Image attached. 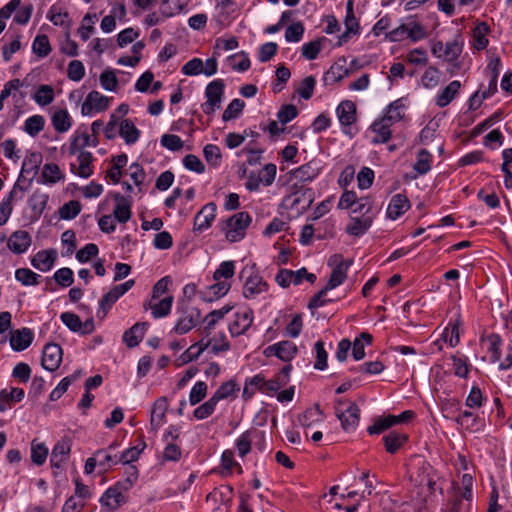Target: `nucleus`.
<instances>
[{"mask_svg": "<svg viewBox=\"0 0 512 512\" xmlns=\"http://www.w3.org/2000/svg\"><path fill=\"white\" fill-rule=\"evenodd\" d=\"M225 83L223 79H215L205 88L206 102L201 105L206 115H212L220 108L224 96Z\"/></svg>", "mask_w": 512, "mask_h": 512, "instance_id": "nucleus-1", "label": "nucleus"}, {"mask_svg": "<svg viewBox=\"0 0 512 512\" xmlns=\"http://www.w3.org/2000/svg\"><path fill=\"white\" fill-rule=\"evenodd\" d=\"M252 219L247 212H238L231 216L227 221L226 238L230 242H238L245 236V231L250 225Z\"/></svg>", "mask_w": 512, "mask_h": 512, "instance_id": "nucleus-2", "label": "nucleus"}, {"mask_svg": "<svg viewBox=\"0 0 512 512\" xmlns=\"http://www.w3.org/2000/svg\"><path fill=\"white\" fill-rule=\"evenodd\" d=\"M177 312L180 314L174 327V331L177 334L188 333L200 320V311L195 307L188 306L184 302L178 305Z\"/></svg>", "mask_w": 512, "mask_h": 512, "instance_id": "nucleus-3", "label": "nucleus"}, {"mask_svg": "<svg viewBox=\"0 0 512 512\" xmlns=\"http://www.w3.org/2000/svg\"><path fill=\"white\" fill-rule=\"evenodd\" d=\"M134 285V280H128L125 283L114 286L99 301L97 317L103 319L114 303L124 295Z\"/></svg>", "mask_w": 512, "mask_h": 512, "instance_id": "nucleus-4", "label": "nucleus"}, {"mask_svg": "<svg viewBox=\"0 0 512 512\" xmlns=\"http://www.w3.org/2000/svg\"><path fill=\"white\" fill-rule=\"evenodd\" d=\"M336 417L340 420L344 431H354L360 421V409L354 402H349L346 408H336Z\"/></svg>", "mask_w": 512, "mask_h": 512, "instance_id": "nucleus-5", "label": "nucleus"}, {"mask_svg": "<svg viewBox=\"0 0 512 512\" xmlns=\"http://www.w3.org/2000/svg\"><path fill=\"white\" fill-rule=\"evenodd\" d=\"M462 49V43L457 40L448 42L446 44L438 41L432 45L431 52L437 58H441L448 62H453L458 59L462 53Z\"/></svg>", "mask_w": 512, "mask_h": 512, "instance_id": "nucleus-6", "label": "nucleus"}, {"mask_svg": "<svg viewBox=\"0 0 512 512\" xmlns=\"http://www.w3.org/2000/svg\"><path fill=\"white\" fill-rule=\"evenodd\" d=\"M247 273L248 270L243 269L240 275L244 277ZM267 287V283L263 281V278L259 274L249 271V275L244 283L243 295L247 299L255 298L258 294L266 291Z\"/></svg>", "mask_w": 512, "mask_h": 512, "instance_id": "nucleus-7", "label": "nucleus"}, {"mask_svg": "<svg viewBox=\"0 0 512 512\" xmlns=\"http://www.w3.org/2000/svg\"><path fill=\"white\" fill-rule=\"evenodd\" d=\"M336 113L342 125V132L351 136V125L356 121L355 104L352 101H343L338 105Z\"/></svg>", "mask_w": 512, "mask_h": 512, "instance_id": "nucleus-8", "label": "nucleus"}, {"mask_svg": "<svg viewBox=\"0 0 512 512\" xmlns=\"http://www.w3.org/2000/svg\"><path fill=\"white\" fill-rule=\"evenodd\" d=\"M109 101L110 99L100 92L91 91L82 104L81 113L84 116H90L94 111H105L109 107Z\"/></svg>", "mask_w": 512, "mask_h": 512, "instance_id": "nucleus-9", "label": "nucleus"}, {"mask_svg": "<svg viewBox=\"0 0 512 512\" xmlns=\"http://www.w3.org/2000/svg\"><path fill=\"white\" fill-rule=\"evenodd\" d=\"M63 351L60 345L49 343L44 346L41 365L48 371H55L62 362Z\"/></svg>", "mask_w": 512, "mask_h": 512, "instance_id": "nucleus-10", "label": "nucleus"}, {"mask_svg": "<svg viewBox=\"0 0 512 512\" xmlns=\"http://www.w3.org/2000/svg\"><path fill=\"white\" fill-rule=\"evenodd\" d=\"M234 320L229 324V332L232 337L243 335L253 323V311L248 309L236 312Z\"/></svg>", "mask_w": 512, "mask_h": 512, "instance_id": "nucleus-11", "label": "nucleus"}, {"mask_svg": "<svg viewBox=\"0 0 512 512\" xmlns=\"http://www.w3.org/2000/svg\"><path fill=\"white\" fill-rule=\"evenodd\" d=\"M216 216V205L210 202L202 207L194 218V231L203 232L207 230Z\"/></svg>", "mask_w": 512, "mask_h": 512, "instance_id": "nucleus-12", "label": "nucleus"}, {"mask_svg": "<svg viewBox=\"0 0 512 512\" xmlns=\"http://www.w3.org/2000/svg\"><path fill=\"white\" fill-rule=\"evenodd\" d=\"M70 438H62L52 449L50 463L53 468H61L62 464L67 460L71 452Z\"/></svg>", "mask_w": 512, "mask_h": 512, "instance_id": "nucleus-13", "label": "nucleus"}, {"mask_svg": "<svg viewBox=\"0 0 512 512\" xmlns=\"http://www.w3.org/2000/svg\"><path fill=\"white\" fill-rule=\"evenodd\" d=\"M32 239L30 234L25 230H17L11 234L8 239V248L15 254H22L31 245Z\"/></svg>", "mask_w": 512, "mask_h": 512, "instance_id": "nucleus-14", "label": "nucleus"}, {"mask_svg": "<svg viewBox=\"0 0 512 512\" xmlns=\"http://www.w3.org/2000/svg\"><path fill=\"white\" fill-rule=\"evenodd\" d=\"M128 501L126 494H121L114 487H110L100 498V503L103 507H106L109 511L118 509L121 505Z\"/></svg>", "mask_w": 512, "mask_h": 512, "instance_id": "nucleus-15", "label": "nucleus"}, {"mask_svg": "<svg viewBox=\"0 0 512 512\" xmlns=\"http://www.w3.org/2000/svg\"><path fill=\"white\" fill-rule=\"evenodd\" d=\"M116 205L113 210V215L120 223H126L131 218V205L132 202L129 198L124 197L120 193L114 195Z\"/></svg>", "mask_w": 512, "mask_h": 512, "instance_id": "nucleus-16", "label": "nucleus"}, {"mask_svg": "<svg viewBox=\"0 0 512 512\" xmlns=\"http://www.w3.org/2000/svg\"><path fill=\"white\" fill-rule=\"evenodd\" d=\"M410 208V202L408 198L403 194H396L392 196L390 203L387 208V216L396 220L403 215Z\"/></svg>", "mask_w": 512, "mask_h": 512, "instance_id": "nucleus-17", "label": "nucleus"}, {"mask_svg": "<svg viewBox=\"0 0 512 512\" xmlns=\"http://www.w3.org/2000/svg\"><path fill=\"white\" fill-rule=\"evenodd\" d=\"M147 328V322L134 324L130 329L124 332L123 341L129 348L137 346L142 341Z\"/></svg>", "mask_w": 512, "mask_h": 512, "instance_id": "nucleus-18", "label": "nucleus"}, {"mask_svg": "<svg viewBox=\"0 0 512 512\" xmlns=\"http://www.w3.org/2000/svg\"><path fill=\"white\" fill-rule=\"evenodd\" d=\"M372 223L373 216L351 217V222L346 227V233L355 237L362 236L371 227Z\"/></svg>", "mask_w": 512, "mask_h": 512, "instance_id": "nucleus-19", "label": "nucleus"}, {"mask_svg": "<svg viewBox=\"0 0 512 512\" xmlns=\"http://www.w3.org/2000/svg\"><path fill=\"white\" fill-rule=\"evenodd\" d=\"M33 333L29 328H22L12 333L10 344L13 350L23 351L32 343Z\"/></svg>", "mask_w": 512, "mask_h": 512, "instance_id": "nucleus-20", "label": "nucleus"}, {"mask_svg": "<svg viewBox=\"0 0 512 512\" xmlns=\"http://www.w3.org/2000/svg\"><path fill=\"white\" fill-rule=\"evenodd\" d=\"M168 409L167 399L165 397L158 398L151 410L150 424L153 430H157L164 422L165 414Z\"/></svg>", "mask_w": 512, "mask_h": 512, "instance_id": "nucleus-21", "label": "nucleus"}, {"mask_svg": "<svg viewBox=\"0 0 512 512\" xmlns=\"http://www.w3.org/2000/svg\"><path fill=\"white\" fill-rule=\"evenodd\" d=\"M55 258L54 250H41L32 258L31 264L34 268L46 272L52 268Z\"/></svg>", "mask_w": 512, "mask_h": 512, "instance_id": "nucleus-22", "label": "nucleus"}, {"mask_svg": "<svg viewBox=\"0 0 512 512\" xmlns=\"http://www.w3.org/2000/svg\"><path fill=\"white\" fill-rule=\"evenodd\" d=\"M461 83L458 80L450 82L436 97V105L443 108L449 105L458 95Z\"/></svg>", "mask_w": 512, "mask_h": 512, "instance_id": "nucleus-23", "label": "nucleus"}, {"mask_svg": "<svg viewBox=\"0 0 512 512\" xmlns=\"http://www.w3.org/2000/svg\"><path fill=\"white\" fill-rule=\"evenodd\" d=\"M98 145L97 137L93 138L86 132L76 134L69 146V153L71 155L76 154L78 151L83 150L84 147L92 146L96 147Z\"/></svg>", "mask_w": 512, "mask_h": 512, "instance_id": "nucleus-24", "label": "nucleus"}, {"mask_svg": "<svg viewBox=\"0 0 512 512\" xmlns=\"http://www.w3.org/2000/svg\"><path fill=\"white\" fill-rule=\"evenodd\" d=\"M455 421L457 424L465 428L470 432L479 431L482 427V423L478 416H476L471 411L465 410L461 412L456 418Z\"/></svg>", "mask_w": 512, "mask_h": 512, "instance_id": "nucleus-25", "label": "nucleus"}, {"mask_svg": "<svg viewBox=\"0 0 512 512\" xmlns=\"http://www.w3.org/2000/svg\"><path fill=\"white\" fill-rule=\"evenodd\" d=\"M349 75V70L346 67V59H338L326 72L324 76L325 81L339 82Z\"/></svg>", "mask_w": 512, "mask_h": 512, "instance_id": "nucleus-26", "label": "nucleus"}, {"mask_svg": "<svg viewBox=\"0 0 512 512\" xmlns=\"http://www.w3.org/2000/svg\"><path fill=\"white\" fill-rule=\"evenodd\" d=\"M323 419L324 414L318 404H315L313 407L305 410L298 417V421L303 427H311L316 423L322 422Z\"/></svg>", "mask_w": 512, "mask_h": 512, "instance_id": "nucleus-27", "label": "nucleus"}, {"mask_svg": "<svg viewBox=\"0 0 512 512\" xmlns=\"http://www.w3.org/2000/svg\"><path fill=\"white\" fill-rule=\"evenodd\" d=\"M119 134L126 144L131 145L138 141L140 131L130 119H124L120 123Z\"/></svg>", "mask_w": 512, "mask_h": 512, "instance_id": "nucleus-28", "label": "nucleus"}, {"mask_svg": "<svg viewBox=\"0 0 512 512\" xmlns=\"http://www.w3.org/2000/svg\"><path fill=\"white\" fill-rule=\"evenodd\" d=\"M390 126L391 123L384 118L373 122L371 129L376 133V136L373 138L372 142L375 144L386 143L391 138Z\"/></svg>", "mask_w": 512, "mask_h": 512, "instance_id": "nucleus-29", "label": "nucleus"}, {"mask_svg": "<svg viewBox=\"0 0 512 512\" xmlns=\"http://www.w3.org/2000/svg\"><path fill=\"white\" fill-rule=\"evenodd\" d=\"M77 161H78V168L76 171V174L82 178H88L92 175V161H93V155L92 153L88 151H78Z\"/></svg>", "mask_w": 512, "mask_h": 512, "instance_id": "nucleus-30", "label": "nucleus"}, {"mask_svg": "<svg viewBox=\"0 0 512 512\" xmlns=\"http://www.w3.org/2000/svg\"><path fill=\"white\" fill-rule=\"evenodd\" d=\"M54 129L59 133L68 131L72 125L71 117L67 110L55 111L51 118Z\"/></svg>", "mask_w": 512, "mask_h": 512, "instance_id": "nucleus-31", "label": "nucleus"}, {"mask_svg": "<svg viewBox=\"0 0 512 512\" xmlns=\"http://www.w3.org/2000/svg\"><path fill=\"white\" fill-rule=\"evenodd\" d=\"M48 195L39 190L34 191V193L29 198V206L36 217H40L43 211L45 210L48 203Z\"/></svg>", "mask_w": 512, "mask_h": 512, "instance_id": "nucleus-32", "label": "nucleus"}, {"mask_svg": "<svg viewBox=\"0 0 512 512\" xmlns=\"http://www.w3.org/2000/svg\"><path fill=\"white\" fill-rule=\"evenodd\" d=\"M25 396L22 388H12L11 391L3 389L0 391V412L7 410V406L11 401L20 402Z\"/></svg>", "mask_w": 512, "mask_h": 512, "instance_id": "nucleus-33", "label": "nucleus"}, {"mask_svg": "<svg viewBox=\"0 0 512 512\" xmlns=\"http://www.w3.org/2000/svg\"><path fill=\"white\" fill-rule=\"evenodd\" d=\"M408 436L406 434L398 433V432H390L386 435L383 440L385 444L386 451L394 454L398 451V449L407 441Z\"/></svg>", "mask_w": 512, "mask_h": 512, "instance_id": "nucleus-34", "label": "nucleus"}, {"mask_svg": "<svg viewBox=\"0 0 512 512\" xmlns=\"http://www.w3.org/2000/svg\"><path fill=\"white\" fill-rule=\"evenodd\" d=\"M232 309L231 306L226 305L218 310L211 311L204 319L206 325L204 327V333L206 336H209L211 333V330L214 328V326L217 324L219 320H221L228 312H230Z\"/></svg>", "mask_w": 512, "mask_h": 512, "instance_id": "nucleus-35", "label": "nucleus"}, {"mask_svg": "<svg viewBox=\"0 0 512 512\" xmlns=\"http://www.w3.org/2000/svg\"><path fill=\"white\" fill-rule=\"evenodd\" d=\"M348 269L347 264H340V266L334 267L325 286V290L330 291L341 285L346 279Z\"/></svg>", "mask_w": 512, "mask_h": 512, "instance_id": "nucleus-36", "label": "nucleus"}, {"mask_svg": "<svg viewBox=\"0 0 512 512\" xmlns=\"http://www.w3.org/2000/svg\"><path fill=\"white\" fill-rule=\"evenodd\" d=\"M257 434L262 435L261 432L248 430L242 433L236 440V447L240 457H244L250 452L252 440L254 438V435Z\"/></svg>", "mask_w": 512, "mask_h": 512, "instance_id": "nucleus-37", "label": "nucleus"}, {"mask_svg": "<svg viewBox=\"0 0 512 512\" xmlns=\"http://www.w3.org/2000/svg\"><path fill=\"white\" fill-rule=\"evenodd\" d=\"M42 161V155L40 153H31L29 156L25 157L22 163L21 168V174L20 176H23V174L27 173L32 175H36L40 166V163Z\"/></svg>", "mask_w": 512, "mask_h": 512, "instance_id": "nucleus-38", "label": "nucleus"}, {"mask_svg": "<svg viewBox=\"0 0 512 512\" xmlns=\"http://www.w3.org/2000/svg\"><path fill=\"white\" fill-rule=\"evenodd\" d=\"M278 358L284 362L291 361L297 354V346L290 341H281L277 343Z\"/></svg>", "mask_w": 512, "mask_h": 512, "instance_id": "nucleus-39", "label": "nucleus"}, {"mask_svg": "<svg viewBox=\"0 0 512 512\" xmlns=\"http://www.w3.org/2000/svg\"><path fill=\"white\" fill-rule=\"evenodd\" d=\"M364 342L366 344H371L372 335H370L369 333L363 332L360 334L359 337H357L354 340L352 355L356 361H359L365 357Z\"/></svg>", "mask_w": 512, "mask_h": 512, "instance_id": "nucleus-40", "label": "nucleus"}, {"mask_svg": "<svg viewBox=\"0 0 512 512\" xmlns=\"http://www.w3.org/2000/svg\"><path fill=\"white\" fill-rule=\"evenodd\" d=\"M373 202L370 197H361L356 200L354 206L351 208L353 214H359L361 217L364 216H375L372 211Z\"/></svg>", "mask_w": 512, "mask_h": 512, "instance_id": "nucleus-41", "label": "nucleus"}, {"mask_svg": "<svg viewBox=\"0 0 512 512\" xmlns=\"http://www.w3.org/2000/svg\"><path fill=\"white\" fill-rule=\"evenodd\" d=\"M145 447L146 443L143 440H141V442L136 446L126 449L119 457V460L115 461L114 463L116 464L118 462H121L123 464H129L131 462L136 461L139 458L142 451L145 449Z\"/></svg>", "mask_w": 512, "mask_h": 512, "instance_id": "nucleus-42", "label": "nucleus"}, {"mask_svg": "<svg viewBox=\"0 0 512 512\" xmlns=\"http://www.w3.org/2000/svg\"><path fill=\"white\" fill-rule=\"evenodd\" d=\"M32 50L41 58L48 56L51 52L48 36L45 34L37 35L33 41Z\"/></svg>", "mask_w": 512, "mask_h": 512, "instance_id": "nucleus-43", "label": "nucleus"}, {"mask_svg": "<svg viewBox=\"0 0 512 512\" xmlns=\"http://www.w3.org/2000/svg\"><path fill=\"white\" fill-rule=\"evenodd\" d=\"M172 303H173V296L169 295V296H166L165 298L161 299L158 303L153 304V305L151 304L150 308L152 310L153 317L154 318H162V317L167 316L171 311Z\"/></svg>", "mask_w": 512, "mask_h": 512, "instance_id": "nucleus-44", "label": "nucleus"}, {"mask_svg": "<svg viewBox=\"0 0 512 512\" xmlns=\"http://www.w3.org/2000/svg\"><path fill=\"white\" fill-rule=\"evenodd\" d=\"M33 98L41 106L49 105L54 100V90L49 85H40Z\"/></svg>", "mask_w": 512, "mask_h": 512, "instance_id": "nucleus-45", "label": "nucleus"}, {"mask_svg": "<svg viewBox=\"0 0 512 512\" xmlns=\"http://www.w3.org/2000/svg\"><path fill=\"white\" fill-rule=\"evenodd\" d=\"M432 155L426 149H421L417 154V160L414 164V169L420 175L426 174L431 169Z\"/></svg>", "mask_w": 512, "mask_h": 512, "instance_id": "nucleus-46", "label": "nucleus"}, {"mask_svg": "<svg viewBox=\"0 0 512 512\" xmlns=\"http://www.w3.org/2000/svg\"><path fill=\"white\" fill-rule=\"evenodd\" d=\"M244 107L245 102L243 100L238 98L233 99L223 112V121H229L238 118Z\"/></svg>", "mask_w": 512, "mask_h": 512, "instance_id": "nucleus-47", "label": "nucleus"}, {"mask_svg": "<svg viewBox=\"0 0 512 512\" xmlns=\"http://www.w3.org/2000/svg\"><path fill=\"white\" fill-rule=\"evenodd\" d=\"M48 455V448L43 443H37L33 440L31 443V461L35 465H42L45 463Z\"/></svg>", "mask_w": 512, "mask_h": 512, "instance_id": "nucleus-48", "label": "nucleus"}, {"mask_svg": "<svg viewBox=\"0 0 512 512\" xmlns=\"http://www.w3.org/2000/svg\"><path fill=\"white\" fill-rule=\"evenodd\" d=\"M15 278L24 286H33L38 284V278H40V275L28 268H19L15 271Z\"/></svg>", "mask_w": 512, "mask_h": 512, "instance_id": "nucleus-49", "label": "nucleus"}, {"mask_svg": "<svg viewBox=\"0 0 512 512\" xmlns=\"http://www.w3.org/2000/svg\"><path fill=\"white\" fill-rule=\"evenodd\" d=\"M45 120L41 115H33L25 121L24 130L30 136H36L44 128Z\"/></svg>", "mask_w": 512, "mask_h": 512, "instance_id": "nucleus-50", "label": "nucleus"}, {"mask_svg": "<svg viewBox=\"0 0 512 512\" xmlns=\"http://www.w3.org/2000/svg\"><path fill=\"white\" fill-rule=\"evenodd\" d=\"M81 212V204L77 200L65 203L59 210L60 217L65 220L74 219Z\"/></svg>", "mask_w": 512, "mask_h": 512, "instance_id": "nucleus-51", "label": "nucleus"}, {"mask_svg": "<svg viewBox=\"0 0 512 512\" xmlns=\"http://www.w3.org/2000/svg\"><path fill=\"white\" fill-rule=\"evenodd\" d=\"M325 41V38H318L311 42L305 43L302 46V55L308 60H314L317 58L321 51V43Z\"/></svg>", "mask_w": 512, "mask_h": 512, "instance_id": "nucleus-52", "label": "nucleus"}, {"mask_svg": "<svg viewBox=\"0 0 512 512\" xmlns=\"http://www.w3.org/2000/svg\"><path fill=\"white\" fill-rule=\"evenodd\" d=\"M317 170L314 169L311 165L306 164L297 168L293 172V177L299 182H310L317 176Z\"/></svg>", "mask_w": 512, "mask_h": 512, "instance_id": "nucleus-53", "label": "nucleus"}, {"mask_svg": "<svg viewBox=\"0 0 512 512\" xmlns=\"http://www.w3.org/2000/svg\"><path fill=\"white\" fill-rule=\"evenodd\" d=\"M404 30H406V38H410L414 42L426 37L423 26L414 21L404 24Z\"/></svg>", "mask_w": 512, "mask_h": 512, "instance_id": "nucleus-54", "label": "nucleus"}, {"mask_svg": "<svg viewBox=\"0 0 512 512\" xmlns=\"http://www.w3.org/2000/svg\"><path fill=\"white\" fill-rule=\"evenodd\" d=\"M207 394V384L203 381H198L192 387L189 394V402L191 405H196L201 402Z\"/></svg>", "mask_w": 512, "mask_h": 512, "instance_id": "nucleus-55", "label": "nucleus"}, {"mask_svg": "<svg viewBox=\"0 0 512 512\" xmlns=\"http://www.w3.org/2000/svg\"><path fill=\"white\" fill-rule=\"evenodd\" d=\"M44 183H55L61 179V172L58 165L54 163L45 164L42 169Z\"/></svg>", "mask_w": 512, "mask_h": 512, "instance_id": "nucleus-56", "label": "nucleus"}, {"mask_svg": "<svg viewBox=\"0 0 512 512\" xmlns=\"http://www.w3.org/2000/svg\"><path fill=\"white\" fill-rule=\"evenodd\" d=\"M217 403L213 397H210L205 403L194 410V417L199 420L209 417L214 412Z\"/></svg>", "mask_w": 512, "mask_h": 512, "instance_id": "nucleus-57", "label": "nucleus"}, {"mask_svg": "<svg viewBox=\"0 0 512 512\" xmlns=\"http://www.w3.org/2000/svg\"><path fill=\"white\" fill-rule=\"evenodd\" d=\"M60 319L63 322V324L72 332H80L81 319L77 314L72 312H63L60 315Z\"/></svg>", "mask_w": 512, "mask_h": 512, "instance_id": "nucleus-58", "label": "nucleus"}, {"mask_svg": "<svg viewBox=\"0 0 512 512\" xmlns=\"http://www.w3.org/2000/svg\"><path fill=\"white\" fill-rule=\"evenodd\" d=\"M235 270L234 261H224L215 270L213 278L215 281H219L221 278L229 279L233 277Z\"/></svg>", "mask_w": 512, "mask_h": 512, "instance_id": "nucleus-59", "label": "nucleus"}, {"mask_svg": "<svg viewBox=\"0 0 512 512\" xmlns=\"http://www.w3.org/2000/svg\"><path fill=\"white\" fill-rule=\"evenodd\" d=\"M85 75V68L81 61L79 60H72L67 69V76L70 80L78 82L80 81Z\"/></svg>", "mask_w": 512, "mask_h": 512, "instance_id": "nucleus-60", "label": "nucleus"}, {"mask_svg": "<svg viewBox=\"0 0 512 512\" xmlns=\"http://www.w3.org/2000/svg\"><path fill=\"white\" fill-rule=\"evenodd\" d=\"M304 34V26L301 22H296L287 27L285 31V40L287 42H299Z\"/></svg>", "mask_w": 512, "mask_h": 512, "instance_id": "nucleus-61", "label": "nucleus"}, {"mask_svg": "<svg viewBox=\"0 0 512 512\" xmlns=\"http://www.w3.org/2000/svg\"><path fill=\"white\" fill-rule=\"evenodd\" d=\"M205 160L212 166H218L221 161V152L218 146L208 144L203 149Z\"/></svg>", "mask_w": 512, "mask_h": 512, "instance_id": "nucleus-62", "label": "nucleus"}, {"mask_svg": "<svg viewBox=\"0 0 512 512\" xmlns=\"http://www.w3.org/2000/svg\"><path fill=\"white\" fill-rule=\"evenodd\" d=\"M404 106L401 103V100H396L392 102L388 108L385 116L383 117L389 123H394L402 119L401 109Z\"/></svg>", "mask_w": 512, "mask_h": 512, "instance_id": "nucleus-63", "label": "nucleus"}, {"mask_svg": "<svg viewBox=\"0 0 512 512\" xmlns=\"http://www.w3.org/2000/svg\"><path fill=\"white\" fill-rule=\"evenodd\" d=\"M99 252L98 246L94 243H88L77 251L76 258L79 262H88L91 258L97 256Z\"/></svg>", "mask_w": 512, "mask_h": 512, "instance_id": "nucleus-64", "label": "nucleus"}]
</instances>
